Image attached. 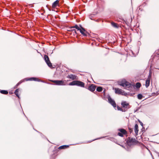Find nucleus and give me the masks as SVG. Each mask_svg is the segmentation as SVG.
Segmentation results:
<instances>
[{
    "label": "nucleus",
    "instance_id": "nucleus-1",
    "mask_svg": "<svg viewBox=\"0 0 159 159\" xmlns=\"http://www.w3.org/2000/svg\"><path fill=\"white\" fill-rule=\"evenodd\" d=\"M119 84L124 87L125 89L129 90V89L132 87V85L129 82L126 81L125 80H123L120 82Z\"/></svg>",
    "mask_w": 159,
    "mask_h": 159
},
{
    "label": "nucleus",
    "instance_id": "nucleus-2",
    "mask_svg": "<svg viewBox=\"0 0 159 159\" xmlns=\"http://www.w3.org/2000/svg\"><path fill=\"white\" fill-rule=\"evenodd\" d=\"M70 85H77L81 87H84V83L81 81L75 80L72 81L69 84Z\"/></svg>",
    "mask_w": 159,
    "mask_h": 159
},
{
    "label": "nucleus",
    "instance_id": "nucleus-3",
    "mask_svg": "<svg viewBox=\"0 0 159 159\" xmlns=\"http://www.w3.org/2000/svg\"><path fill=\"white\" fill-rule=\"evenodd\" d=\"M51 81L54 83L55 84L58 85H65L64 81L63 80H51Z\"/></svg>",
    "mask_w": 159,
    "mask_h": 159
},
{
    "label": "nucleus",
    "instance_id": "nucleus-4",
    "mask_svg": "<svg viewBox=\"0 0 159 159\" xmlns=\"http://www.w3.org/2000/svg\"><path fill=\"white\" fill-rule=\"evenodd\" d=\"M121 105L123 108L124 110H126V111L128 109L130 108V106L129 104L127 103L126 101H123L121 103Z\"/></svg>",
    "mask_w": 159,
    "mask_h": 159
},
{
    "label": "nucleus",
    "instance_id": "nucleus-5",
    "mask_svg": "<svg viewBox=\"0 0 159 159\" xmlns=\"http://www.w3.org/2000/svg\"><path fill=\"white\" fill-rule=\"evenodd\" d=\"M44 59L48 66L49 67L51 68H52V65L49 60V59L48 56L46 55H45L44 56Z\"/></svg>",
    "mask_w": 159,
    "mask_h": 159
},
{
    "label": "nucleus",
    "instance_id": "nucleus-6",
    "mask_svg": "<svg viewBox=\"0 0 159 159\" xmlns=\"http://www.w3.org/2000/svg\"><path fill=\"white\" fill-rule=\"evenodd\" d=\"M107 99H108L109 102L115 108L116 107V106L115 101L111 98L110 96H108V97Z\"/></svg>",
    "mask_w": 159,
    "mask_h": 159
},
{
    "label": "nucleus",
    "instance_id": "nucleus-7",
    "mask_svg": "<svg viewBox=\"0 0 159 159\" xmlns=\"http://www.w3.org/2000/svg\"><path fill=\"white\" fill-rule=\"evenodd\" d=\"M81 29L80 30V33L84 36H86L89 35V33L85 30V29L80 25Z\"/></svg>",
    "mask_w": 159,
    "mask_h": 159
},
{
    "label": "nucleus",
    "instance_id": "nucleus-8",
    "mask_svg": "<svg viewBox=\"0 0 159 159\" xmlns=\"http://www.w3.org/2000/svg\"><path fill=\"white\" fill-rule=\"evenodd\" d=\"M24 80L26 81H29V80H30V81L33 80V81H40V80L39 79L36 78H35V77H32V78H27L25 79Z\"/></svg>",
    "mask_w": 159,
    "mask_h": 159
},
{
    "label": "nucleus",
    "instance_id": "nucleus-9",
    "mask_svg": "<svg viewBox=\"0 0 159 159\" xmlns=\"http://www.w3.org/2000/svg\"><path fill=\"white\" fill-rule=\"evenodd\" d=\"M96 89V86H94V85L93 84H91L90 86H89L88 89L92 91H94Z\"/></svg>",
    "mask_w": 159,
    "mask_h": 159
},
{
    "label": "nucleus",
    "instance_id": "nucleus-10",
    "mask_svg": "<svg viewBox=\"0 0 159 159\" xmlns=\"http://www.w3.org/2000/svg\"><path fill=\"white\" fill-rule=\"evenodd\" d=\"M150 77L149 76L147 80H146L145 86L147 88L149 85L150 82Z\"/></svg>",
    "mask_w": 159,
    "mask_h": 159
},
{
    "label": "nucleus",
    "instance_id": "nucleus-11",
    "mask_svg": "<svg viewBox=\"0 0 159 159\" xmlns=\"http://www.w3.org/2000/svg\"><path fill=\"white\" fill-rule=\"evenodd\" d=\"M115 93L118 94H121L122 93V90L121 89L118 88L115 89Z\"/></svg>",
    "mask_w": 159,
    "mask_h": 159
},
{
    "label": "nucleus",
    "instance_id": "nucleus-12",
    "mask_svg": "<svg viewBox=\"0 0 159 159\" xmlns=\"http://www.w3.org/2000/svg\"><path fill=\"white\" fill-rule=\"evenodd\" d=\"M67 77L68 78L71 79L73 80L76 79V76L74 75H68Z\"/></svg>",
    "mask_w": 159,
    "mask_h": 159
},
{
    "label": "nucleus",
    "instance_id": "nucleus-13",
    "mask_svg": "<svg viewBox=\"0 0 159 159\" xmlns=\"http://www.w3.org/2000/svg\"><path fill=\"white\" fill-rule=\"evenodd\" d=\"M134 131L136 135H138V133L139 131L138 126L137 124H136L134 126Z\"/></svg>",
    "mask_w": 159,
    "mask_h": 159
},
{
    "label": "nucleus",
    "instance_id": "nucleus-14",
    "mask_svg": "<svg viewBox=\"0 0 159 159\" xmlns=\"http://www.w3.org/2000/svg\"><path fill=\"white\" fill-rule=\"evenodd\" d=\"M59 2V1L58 0H57L55 2H54L52 4V7L54 8L56 7L58 4Z\"/></svg>",
    "mask_w": 159,
    "mask_h": 159
},
{
    "label": "nucleus",
    "instance_id": "nucleus-15",
    "mask_svg": "<svg viewBox=\"0 0 159 159\" xmlns=\"http://www.w3.org/2000/svg\"><path fill=\"white\" fill-rule=\"evenodd\" d=\"M118 130L120 133H122L123 134H127L126 131L124 129H119Z\"/></svg>",
    "mask_w": 159,
    "mask_h": 159
},
{
    "label": "nucleus",
    "instance_id": "nucleus-16",
    "mask_svg": "<svg viewBox=\"0 0 159 159\" xmlns=\"http://www.w3.org/2000/svg\"><path fill=\"white\" fill-rule=\"evenodd\" d=\"M68 31H74L75 34H77L76 30L73 28H71V27L69 28V29L67 30Z\"/></svg>",
    "mask_w": 159,
    "mask_h": 159
},
{
    "label": "nucleus",
    "instance_id": "nucleus-17",
    "mask_svg": "<svg viewBox=\"0 0 159 159\" xmlns=\"http://www.w3.org/2000/svg\"><path fill=\"white\" fill-rule=\"evenodd\" d=\"M69 147L68 145H64L60 146L58 148L59 149H64L66 148Z\"/></svg>",
    "mask_w": 159,
    "mask_h": 159
},
{
    "label": "nucleus",
    "instance_id": "nucleus-18",
    "mask_svg": "<svg viewBox=\"0 0 159 159\" xmlns=\"http://www.w3.org/2000/svg\"><path fill=\"white\" fill-rule=\"evenodd\" d=\"M111 25L113 27L115 28H118V26L117 24L114 22H112L111 23Z\"/></svg>",
    "mask_w": 159,
    "mask_h": 159
},
{
    "label": "nucleus",
    "instance_id": "nucleus-19",
    "mask_svg": "<svg viewBox=\"0 0 159 159\" xmlns=\"http://www.w3.org/2000/svg\"><path fill=\"white\" fill-rule=\"evenodd\" d=\"M71 28H75L78 30H79V31L81 29V28H80L79 27H78V25H75L74 26H71Z\"/></svg>",
    "mask_w": 159,
    "mask_h": 159
},
{
    "label": "nucleus",
    "instance_id": "nucleus-20",
    "mask_svg": "<svg viewBox=\"0 0 159 159\" xmlns=\"http://www.w3.org/2000/svg\"><path fill=\"white\" fill-rule=\"evenodd\" d=\"M129 141L130 143H134L135 142L136 140L134 138H132L130 139H129Z\"/></svg>",
    "mask_w": 159,
    "mask_h": 159
},
{
    "label": "nucleus",
    "instance_id": "nucleus-21",
    "mask_svg": "<svg viewBox=\"0 0 159 159\" xmlns=\"http://www.w3.org/2000/svg\"><path fill=\"white\" fill-rule=\"evenodd\" d=\"M18 92H19V89H16V90L15 91V92H14V93L15 94L16 96L17 97H18V98H19L20 97H19V96L18 95Z\"/></svg>",
    "mask_w": 159,
    "mask_h": 159
},
{
    "label": "nucleus",
    "instance_id": "nucleus-22",
    "mask_svg": "<svg viewBox=\"0 0 159 159\" xmlns=\"http://www.w3.org/2000/svg\"><path fill=\"white\" fill-rule=\"evenodd\" d=\"M0 93L3 94H8V92L7 91L5 90H2L0 91Z\"/></svg>",
    "mask_w": 159,
    "mask_h": 159
},
{
    "label": "nucleus",
    "instance_id": "nucleus-23",
    "mask_svg": "<svg viewBox=\"0 0 159 159\" xmlns=\"http://www.w3.org/2000/svg\"><path fill=\"white\" fill-rule=\"evenodd\" d=\"M96 90L98 92H101L102 90V88L101 87H98L97 88Z\"/></svg>",
    "mask_w": 159,
    "mask_h": 159
},
{
    "label": "nucleus",
    "instance_id": "nucleus-24",
    "mask_svg": "<svg viewBox=\"0 0 159 159\" xmlns=\"http://www.w3.org/2000/svg\"><path fill=\"white\" fill-rule=\"evenodd\" d=\"M141 86V84L139 82L137 83L136 84V87L137 88H139Z\"/></svg>",
    "mask_w": 159,
    "mask_h": 159
},
{
    "label": "nucleus",
    "instance_id": "nucleus-25",
    "mask_svg": "<svg viewBox=\"0 0 159 159\" xmlns=\"http://www.w3.org/2000/svg\"><path fill=\"white\" fill-rule=\"evenodd\" d=\"M143 97V95L141 94H139L137 95L138 98L139 100L142 99Z\"/></svg>",
    "mask_w": 159,
    "mask_h": 159
},
{
    "label": "nucleus",
    "instance_id": "nucleus-26",
    "mask_svg": "<svg viewBox=\"0 0 159 159\" xmlns=\"http://www.w3.org/2000/svg\"><path fill=\"white\" fill-rule=\"evenodd\" d=\"M117 109L118 110L121 111H126V110H124L123 109L121 108H120V107H119L118 106H117Z\"/></svg>",
    "mask_w": 159,
    "mask_h": 159
},
{
    "label": "nucleus",
    "instance_id": "nucleus-27",
    "mask_svg": "<svg viewBox=\"0 0 159 159\" xmlns=\"http://www.w3.org/2000/svg\"><path fill=\"white\" fill-rule=\"evenodd\" d=\"M118 135L120 137H123V135L124 134L120 132H119L118 134Z\"/></svg>",
    "mask_w": 159,
    "mask_h": 159
},
{
    "label": "nucleus",
    "instance_id": "nucleus-28",
    "mask_svg": "<svg viewBox=\"0 0 159 159\" xmlns=\"http://www.w3.org/2000/svg\"><path fill=\"white\" fill-rule=\"evenodd\" d=\"M23 82V81H20L18 83H17L16 85V86L15 87V88L16 87L18 86L19 85H20L21 83H22Z\"/></svg>",
    "mask_w": 159,
    "mask_h": 159
},
{
    "label": "nucleus",
    "instance_id": "nucleus-29",
    "mask_svg": "<svg viewBox=\"0 0 159 159\" xmlns=\"http://www.w3.org/2000/svg\"><path fill=\"white\" fill-rule=\"evenodd\" d=\"M94 15V14H91L89 16V18L91 19V20H92V18L93 17V16Z\"/></svg>",
    "mask_w": 159,
    "mask_h": 159
},
{
    "label": "nucleus",
    "instance_id": "nucleus-30",
    "mask_svg": "<svg viewBox=\"0 0 159 159\" xmlns=\"http://www.w3.org/2000/svg\"><path fill=\"white\" fill-rule=\"evenodd\" d=\"M138 121L140 123V125L142 126H143V124L142 123V122L140 121L139 120H138Z\"/></svg>",
    "mask_w": 159,
    "mask_h": 159
},
{
    "label": "nucleus",
    "instance_id": "nucleus-31",
    "mask_svg": "<svg viewBox=\"0 0 159 159\" xmlns=\"http://www.w3.org/2000/svg\"><path fill=\"white\" fill-rule=\"evenodd\" d=\"M129 130L130 132L131 133V132H132V129H130V128H129Z\"/></svg>",
    "mask_w": 159,
    "mask_h": 159
},
{
    "label": "nucleus",
    "instance_id": "nucleus-32",
    "mask_svg": "<svg viewBox=\"0 0 159 159\" xmlns=\"http://www.w3.org/2000/svg\"><path fill=\"white\" fill-rule=\"evenodd\" d=\"M104 137H101V138H98V139H100L101 138H104ZM95 140H96V139H95ZM94 140H95V139H94V140H93V141H94Z\"/></svg>",
    "mask_w": 159,
    "mask_h": 159
},
{
    "label": "nucleus",
    "instance_id": "nucleus-33",
    "mask_svg": "<svg viewBox=\"0 0 159 159\" xmlns=\"http://www.w3.org/2000/svg\"><path fill=\"white\" fill-rule=\"evenodd\" d=\"M158 156H159V155H158Z\"/></svg>",
    "mask_w": 159,
    "mask_h": 159
}]
</instances>
